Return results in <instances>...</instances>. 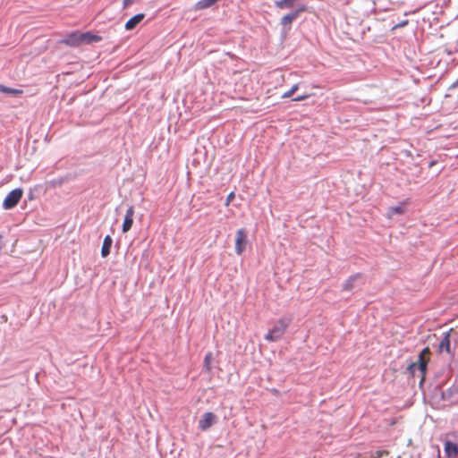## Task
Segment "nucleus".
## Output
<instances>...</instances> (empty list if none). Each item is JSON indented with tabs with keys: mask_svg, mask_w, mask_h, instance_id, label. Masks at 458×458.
<instances>
[{
	"mask_svg": "<svg viewBox=\"0 0 458 458\" xmlns=\"http://www.w3.org/2000/svg\"><path fill=\"white\" fill-rule=\"evenodd\" d=\"M403 206H395L391 208V211L394 214H403Z\"/></svg>",
	"mask_w": 458,
	"mask_h": 458,
	"instance_id": "nucleus-22",
	"label": "nucleus"
},
{
	"mask_svg": "<svg viewBox=\"0 0 458 458\" xmlns=\"http://www.w3.org/2000/svg\"><path fill=\"white\" fill-rule=\"evenodd\" d=\"M112 243H113V239L111 238L110 235H106L104 238L102 248H101V256L103 258H106L110 254Z\"/></svg>",
	"mask_w": 458,
	"mask_h": 458,
	"instance_id": "nucleus-13",
	"label": "nucleus"
},
{
	"mask_svg": "<svg viewBox=\"0 0 458 458\" xmlns=\"http://www.w3.org/2000/svg\"><path fill=\"white\" fill-rule=\"evenodd\" d=\"M426 369H427V361L422 357V353L420 354L418 362H412L407 368V370L412 376L415 375L416 370H419L422 374L420 383L423 381Z\"/></svg>",
	"mask_w": 458,
	"mask_h": 458,
	"instance_id": "nucleus-5",
	"label": "nucleus"
},
{
	"mask_svg": "<svg viewBox=\"0 0 458 458\" xmlns=\"http://www.w3.org/2000/svg\"><path fill=\"white\" fill-rule=\"evenodd\" d=\"M365 284V276L361 273H356L348 277L347 280L343 284V292H352L358 291L362 288Z\"/></svg>",
	"mask_w": 458,
	"mask_h": 458,
	"instance_id": "nucleus-3",
	"label": "nucleus"
},
{
	"mask_svg": "<svg viewBox=\"0 0 458 458\" xmlns=\"http://www.w3.org/2000/svg\"><path fill=\"white\" fill-rule=\"evenodd\" d=\"M212 359H213V355L211 352H208L206 355H205V358H204V367L205 369L208 370V371H210L212 367H211V361H212Z\"/></svg>",
	"mask_w": 458,
	"mask_h": 458,
	"instance_id": "nucleus-19",
	"label": "nucleus"
},
{
	"mask_svg": "<svg viewBox=\"0 0 458 458\" xmlns=\"http://www.w3.org/2000/svg\"><path fill=\"white\" fill-rule=\"evenodd\" d=\"M408 24V20H404V21H402L398 23H396L394 27H393V30H395L397 28H403L404 26H406Z\"/></svg>",
	"mask_w": 458,
	"mask_h": 458,
	"instance_id": "nucleus-23",
	"label": "nucleus"
},
{
	"mask_svg": "<svg viewBox=\"0 0 458 458\" xmlns=\"http://www.w3.org/2000/svg\"><path fill=\"white\" fill-rule=\"evenodd\" d=\"M28 199L30 200H32L34 199V194H33V191L30 190V192L28 193Z\"/></svg>",
	"mask_w": 458,
	"mask_h": 458,
	"instance_id": "nucleus-27",
	"label": "nucleus"
},
{
	"mask_svg": "<svg viewBox=\"0 0 458 458\" xmlns=\"http://www.w3.org/2000/svg\"><path fill=\"white\" fill-rule=\"evenodd\" d=\"M0 92L10 94L13 96H20L22 94V90L13 88L6 87L3 84H0Z\"/></svg>",
	"mask_w": 458,
	"mask_h": 458,
	"instance_id": "nucleus-17",
	"label": "nucleus"
},
{
	"mask_svg": "<svg viewBox=\"0 0 458 458\" xmlns=\"http://www.w3.org/2000/svg\"><path fill=\"white\" fill-rule=\"evenodd\" d=\"M456 394H458V386H453L450 388H448L445 392H443L442 398L443 399L450 398Z\"/></svg>",
	"mask_w": 458,
	"mask_h": 458,
	"instance_id": "nucleus-18",
	"label": "nucleus"
},
{
	"mask_svg": "<svg viewBox=\"0 0 458 458\" xmlns=\"http://www.w3.org/2000/svg\"><path fill=\"white\" fill-rule=\"evenodd\" d=\"M79 37L81 38V45H83V44L89 45V44H92L95 42H99L102 40V37H100L97 34H94L90 31L81 32V35Z\"/></svg>",
	"mask_w": 458,
	"mask_h": 458,
	"instance_id": "nucleus-10",
	"label": "nucleus"
},
{
	"mask_svg": "<svg viewBox=\"0 0 458 458\" xmlns=\"http://www.w3.org/2000/svg\"><path fill=\"white\" fill-rule=\"evenodd\" d=\"M23 194V191L21 188H16L11 191L3 201V208L5 210L13 208L18 205Z\"/></svg>",
	"mask_w": 458,
	"mask_h": 458,
	"instance_id": "nucleus-4",
	"label": "nucleus"
},
{
	"mask_svg": "<svg viewBox=\"0 0 458 458\" xmlns=\"http://www.w3.org/2000/svg\"><path fill=\"white\" fill-rule=\"evenodd\" d=\"M138 0H123V8H127L128 6L131 5L132 4H134Z\"/></svg>",
	"mask_w": 458,
	"mask_h": 458,
	"instance_id": "nucleus-25",
	"label": "nucleus"
},
{
	"mask_svg": "<svg viewBox=\"0 0 458 458\" xmlns=\"http://www.w3.org/2000/svg\"><path fill=\"white\" fill-rule=\"evenodd\" d=\"M307 6L305 4H299L293 11L284 15L280 20V25L282 26V31L286 34L292 29V23L300 16V14L305 12Z\"/></svg>",
	"mask_w": 458,
	"mask_h": 458,
	"instance_id": "nucleus-2",
	"label": "nucleus"
},
{
	"mask_svg": "<svg viewBox=\"0 0 458 458\" xmlns=\"http://www.w3.org/2000/svg\"><path fill=\"white\" fill-rule=\"evenodd\" d=\"M247 245V233L243 228L236 232L235 237V252L241 255L246 249Z\"/></svg>",
	"mask_w": 458,
	"mask_h": 458,
	"instance_id": "nucleus-6",
	"label": "nucleus"
},
{
	"mask_svg": "<svg viewBox=\"0 0 458 458\" xmlns=\"http://www.w3.org/2000/svg\"><path fill=\"white\" fill-rule=\"evenodd\" d=\"M296 0H276L275 6L278 9H289L294 7Z\"/></svg>",
	"mask_w": 458,
	"mask_h": 458,
	"instance_id": "nucleus-14",
	"label": "nucleus"
},
{
	"mask_svg": "<svg viewBox=\"0 0 458 458\" xmlns=\"http://www.w3.org/2000/svg\"><path fill=\"white\" fill-rule=\"evenodd\" d=\"M216 420V416L210 411L205 412L199 421V428L202 431L208 430Z\"/></svg>",
	"mask_w": 458,
	"mask_h": 458,
	"instance_id": "nucleus-7",
	"label": "nucleus"
},
{
	"mask_svg": "<svg viewBox=\"0 0 458 458\" xmlns=\"http://www.w3.org/2000/svg\"><path fill=\"white\" fill-rule=\"evenodd\" d=\"M235 195H234V192H230L227 197H226V200H225V206H228L230 204V202L234 199Z\"/></svg>",
	"mask_w": 458,
	"mask_h": 458,
	"instance_id": "nucleus-24",
	"label": "nucleus"
},
{
	"mask_svg": "<svg viewBox=\"0 0 458 458\" xmlns=\"http://www.w3.org/2000/svg\"><path fill=\"white\" fill-rule=\"evenodd\" d=\"M298 84H294L288 91L284 92L282 96L283 98H288L292 97L294 92L298 89Z\"/></svg>",
	"mask_w": 458,
	"mask_h": 458,
	"instance_id": "nucleus-20",
	"label": "nucleus"
},
{
	"mask_svg": "<svg viewBox=\"0 0 458 458\" xmlns=\"http://www.w3.org/2000/svg\"><path fill=\"white\" fill-rule=\"evenodd\" d=\"M216 0H199L195 4V10H204L216 4Z\"/></svg>",
	"mask_w": 458,
	"mask_h": 458,
	"instance_id": "nucleus-15",
	"label": "nucleus"
},
{
	"mask_svg": "<svg viewBox=\"0 0 458 458\" xmlns=\"http://www.w3.org/2000/svg\"><path fill=\"white\" fill-rule=\"evenodd\" d=\"M133 216H134V208L132 206L129 207L126 210L124 220L122 225L123 233H127L131 230L133 224Z\"/></svg>",
	"mask_w": 458,
	"mask_h": 458,
	"instance_id": "nucleus-8",
	"label": "nucleus"
},
{
	"mask_svg": "<svg viewBox=\"0 0 458 458\" xmlns=\"http://www.w3.org/2000/svg\"><path fill=\"white\" fill-rule=\"evenodd\" d=\"M144 17L145 15L143 13H138L132 16L125 23V29L127 30H133L144 19Z\"/></svg>",
	"mask_w": 458,
	"mask_h": 458,
	"instance_id": "nucleus-12",
	"label": "nucleus"
},
{
	"mask_svg": "<svg viewBox=\"0 0 458 458\" xmlns=\"http://www.w3.org/2000/svg\"><path fill=\"white\" fill-rule=\"evenodd\" d=\"M80 35V31L71 32L61 42L70 47H79L81 45Z\"/></svg>",
	"mask_w": 458,
	"mask_h": 458,
	"instance_id": "nucleus-9",
	"label": "nucleus"
},
{
	"mask_svg": "<svg viewBox=\"0 0 458 458\" xmlns=\"http://www.w3.org/2000/svg\"><path fill=\"white\" fill-rule=\"evenodd\" d=\"M458 87V79L451 85L450 89H454Z\"/></svg>",
	"mask_w": 458,
	"mask_h": 458,
	"instance_id": "nucleus-28",
	"label": "nucleus"
},
{
	"mask_svg": "<svg viewBox=\"0 0 458 458\" xmlns=\"http://www.w3.org/2000/svg\"><path fill=\"white\" fill-rule=\"evenodd\" d=\"M445 454L448 458L455 457L458 454V445L451 441L445 444Z\"/></svg>",
	"mask_w": 458,
	"mask_h": 458,
	"instance_id": "nucleus-11",
	"label": "nucleus"
},
{
	"mask_svg": "<svg viewBox=\"0 0 458 458\" xmlns=\"http://www.w3.org/2000/svg\"><path fill=\"white\" fill-rule=\"evenodd\" d=\"M291 320L287 317L280 318L274 327L265 335V339L269 342L278 341L285 332Z\"/></svg>",
	"mask_w": 458,
	"mask_h": 458,
	"instance_id": "nucleus-1",
	"label": "nucleus"
},
{
	"mask_svg": "<svg viewBox=\"0 0 458 458\" xmlns=\"http://www.w3.org/2000/svg\"><path fill=\"white\" fill-rule=\"evenodd\" d=\"M384 454H387V452L384 450H378L371 454L370 458H382Z\"/></svg>",
	"mask_w": 458,
	"mask_h": 458,
	"instance_id": "nucleus-21",
	"label": "nucleus"
},
{
	"mask_svg": "<svg viewBox=\"0 0 458 458\" xmlns=\"http://www.w3.org/2000/svg\"><path fill=\"white\" fill-rule=\"evenodd\" d=\"M307 98H308V95H302V96L296 97L293 100L299 102V101H302V100L306 99Z\"/></svg>",
	"mask_w": 458,
	"mask_h": 458,
	"instance_id": "nucleus-26",
	"label": "nucleus"
},
{
	"mask_svg": "<svg viewBox=\"0 0 458 458\" xmlns=\"http://www.w3.org/2000/svg\"><path fill=\"white\" fill-rule=\"evenodd\" d=\"M434 165H435V161H431V162L429 163V167L433 166Z\"/></svg>",
	"mask_w": 458,
	"mask_h": 458,
	"instance_id": "nucleus-29",
	"label": "nucleus"
},
{
	"mask_svg": "<svg viewBox=\"0 0 458 458\" xmlns=\"http://www.w3.org/2000/svg\"><path fill=\"white\" fill-rule=\"evenodd\" d=\"M438 348L440 352L445 351L448 353L450 352V340L448 333H446L440 341Z\"/></svg>",
	"mask_w": 458,
	"mask_h": 458,
	"instance_id": "nucleus-16",
	"label": "nucleus"
}]
</instances>
